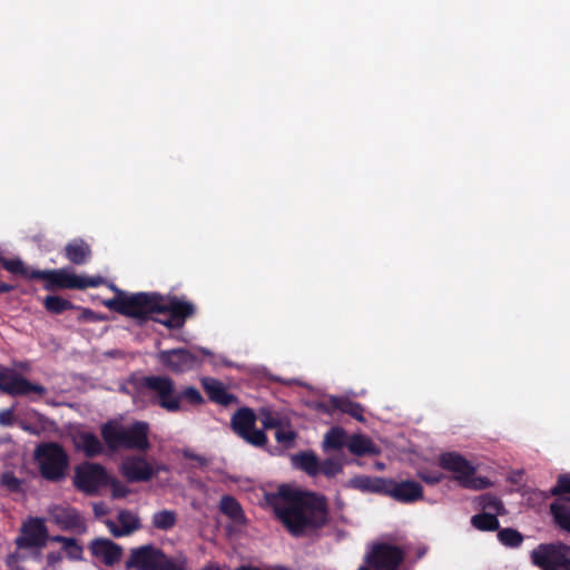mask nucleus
<instances>
[{
	"label": "nucleus",
	"instance_id": "obj_1",
	"mask_svg": "<svg viewBox=\"0 0 570 570\" xmlns=\"http://www.w3.org/2000/svg\"><path fill=\"white\" fill-rule=\"evenodd\" d=\"M278 497L288 500L285 507H275V514L294 537H303L322 529L328 522V507L324 495L305 493L294 495L285 487L278 489Z\"/></svg>",
	"mask_w": 570,
	"mask_h": 570
},
{
	"label": "nucleus",
	"instance_id": "obj_2",
	"mask_svg": "<svg viewBox=\"0 0 570 570\" xmlns=\"http://www.w3.org/2000/svg\"><path fill=\"white\" fill-rule=\"evenodd\" d=\"M150 428L145 421H135L130 425H121L108 421L100 426V434L109 452L120 449L147 452L150 449Z\"/></svg>",
	"mask_w": 570,
	"mask_h": 570
},
{
	"label": "nucleus",
	"instance_id": "obj_3",
	"mask_svg": "<svg viewBox=\"0 0 570 570\" xmlns=\"http://www.w3.org/2000/svg\"><path fill=\"white\" fill-rule=\"evenodd\" d=\"M111 288L116 292V295L105 301L104 305L110 311L136 320L140 325L146 322L151 314L163 308L160 306V295L157 293L139 292L127 294L115 285H112Z\"/></svg>",
	"mask_w": 570,
	"mask_h": 570
},
{
	"label": "nucleus",
	"instance_id": "obj_4",
	"mask_svg": "<svg viewBox=\"0 0 570 570\" xmlns=\"http://www.w3.org/2000/svg\"><path fill=\"white\" fill-rule=\"evenodd\" d=\"M139 392L148 394L150 401L170 413L181 410L174 380L165 375H145L136 381Z\"/></svg>",
	"mask_w": 570,
	"mask_h": 570
},
{
	"label": "nucleus",
	"instance_id": "obj_5",
	"mask_svg": "<svg viewBox=\"0 0 570 570\" xmlns=\"http://www.w3.org/2000/svg\"><path fill=\"white\" fill-rule=\"evenodd\" d=\"M41 475L52 482L62 480L69 465V458L63 446L57 442H45L35 450Z\"/></svg>",
	"mask_w": 570,
	"mask_h": 570
},
{
	"label": "nucleus",
	"instance_id": "obj_6",
	"mask_svg": "<svg viewBox=\"0 0 570 570\" xmlns=\"http://www.w3.org/2000/svg\"><path fill=\"white\" fill-rule=\"evenodd\" d=\"M212 355L213 353L205 347H178L159 351L157 361L169 372L181 374L198 368L203 364L204 357Z\"/></svg>",
	"mask_w": 570,
	"mask_h": 570
},
{
	"label": "nucleus",
	"instance_id": "obj_7",
	"mask_svg": "<svg viewBox=\"0 0 570 570\" xmlns=\"http://www.w3.org/2000/svg\"><path fill=\"white\" fill-rule=\"evenodd\" d=\"M439 462L441 468L455 473V480L463 488L481 490L490 485V481L487 478H474L475 468L456 452L441 454Z\"/></svg>",
	"mask_w": 570,
	"mask_h": 570
},
{
	"label": "nucleus",
	"instance_id": "obj_8",
	"mask_svg": "<svg viewBox=\"0 0 570 570\" xmlns=\"http://www.w3.org/2000/svg\"><path fill=\"white\" fill-rule=\"evenodd\" d=\"M109 483L107 470L99 463L83 462L75 469L73 485L87 495L98 494Z\"/></svg>",
	"mask_w": 570,
	"mask_h": 570
},
{
	"label": "nucleus",
	"instance_id": "obj_9",
	"mask_svg": "<svg viewBox=\"0 0 570 570\" xmlns=\"http://www.w3.org/2000/svg\"><path fill=\"white\" fill-rule=\"evenodd\" d=\"M569 551L563 543H541L531 552V561L541 570H570Z\"/></svg>",
	"mask_w": 570,
	"mask_h": 570
},
{
	"label": "nucleus",
	"instance_id": "obj_10",
	"mask_svg": "<svg viewBox=\"0 0 570 570\" xmlns=\"http://www.w3.org/2000/svg\"><path fill=\"white\" fill-rule=\"evenodd\" d=\"M404 551L390 543H376L367 553L365 562L358 570H397L404 559Z\"/></svg>",
	"mask_w": 570,
	"mask_h": 570
},
{
	"label": "nucleus",
	"instance_id": "obj_11",
	"mask_svg": "<svg viewBox=\"0 0 570 570\" xmlns=\"http://www.w3.org/2000/svg\"><path fill=\"white\" fill-rule=\"evenodd\" d=\"M256 419L252 409L240 407L233 414L230 424L234 432L247 443L263 446L267 443V436L263 430L255 429Z\"/></svg>",
	"mask_w": 570,
	"mask_h": 570
},
{
	"label": "nucleus",
	"instance_id": "obj_12",
	"mask_svg": "<svg viewBox=\"0 0 570 570\" xmlns=\"http://www.w3.org/2000/svg\"><path fill=\"white\" fill-rule=\"evenodd\" d=\"M0 391L11 396H27L36 393L43 396L47 389L40 384H36L9 367L0 368Z\"/></svg>",
	"mask_w": 570,
	"mask_h": 570
},
{
	"label": "nucleus",
	"instance_id": "obj_13",
	"mask_svg": "<svg viewBox=\"0 0 570 570\" xmlns=\"http://www.w3.org/2000/svg\"><path fill=\"white\" fill-rule=\"evenodd\" d=\"M49 520L62 531L77 534L87 532V522L81 512L69 504H53L48 509Z\"/></svg>",
	"mask_w": 570,
	"mask_h": 570
},
{
	"label": "nucleus",
	"instance_id": "obj_14",
	"mask_svg": "<svg viewBox=\"0 0 570 570\" xmlns=\"http://www.w3.org/2000/svg\"><path fill=\"white\" fill-rule=\"evenodd\" d=\"M49 539L48 529L41 518H30L21 527V534L16 539L20 549H41Z\"/></svg>",
	"mask_w": 570,
	"mask_h": 570
},
{
	"label": "nucleus",
	"instance_id": "obj_15",
	"mask_svg": "<svg viewBox=\"0 0 570 570\" xmlns=\"http://www.w3.org/2000/svg\"><path fill=\"white\" fill-rule=\"evenodd\" d=\"M315 410L328 415L340 411L344 414H348L358 422L365 421L363 405L350 400L348 397L332 395L326 400L316 402Z\"/></svg>",
	"mask_w": 570,
	"mask_h": 570
},
{
	"label": "nucleus",
	"instance_id": "obj_16",
	"mask_svg": "<svg viewBox=\"0 0 570 570\" xmlns=\"http://www.w3.org/2000/svg\"><path fill=\"white\" fill-rule=\"evenodd\" d=\"M120 473L131 483L148 482L156 474L153 465L141 455L127 456L120 465Z\"/></svg>",
	"mask_w": 570,
	"mask_h": 570
},
{
	"label": "nucleus",
	"instance_id": "obj_17",
	"mask_svg": "<svg viewBox=\"0 0 570 570\" xmlns=\"http://www.w3.org/2000/svg\"><path fill=\"white\" fill-rule=\"evenodd\" d=\"M386 497L401 503H414L423 499V487L414 480L395 481L389 479Z\"/></svg>",
	"mask_w": 570,
	"mask_h": 570
},
{
	"label": "nucleus",
	"instance_id": "obj_18",
	"mask_svg": "<svg viewBox=\"0 0 570 570\" xmlns=\"http://www.w3.org/2000/svg\"><path fill=\"white\" fill-rule=\"evenodd\" d=\"M31 277L36 279H42L46 281L43 287L47 291H55V289H76V286H78L77 283V275L68 273L65 269H47V271H32Z\"/></svg>",
	"mask_w": 570,
	"mask_h": 570
},
{
	"label": "nucleus",
	"instance_id": "obj_19",
	"mask_svg": "<svg viewBox=\"0 0 570 570\" xmlns=\"http://www.w3.org/2000/svg\"><path fill=\"white\" fill-rule=\"evenodd\" d=\"M165 553L163 550L147 544L134 549L130 558L127 561L128 568H136L138 570H155L159 561H161Z\"/></svg>",
	"mask_w": 570,
	"mask_h": 570
},
{
	"label": "nucleus",
	"instance_id": "obj_20",
	"mask_svg": "<svg viewBox=\"0 0 570 570\" xmlns=\"http://www.w3.org/2000/svg\"><path fill=\"white\" fill-rule=\"evenodd\" d=\"M89 550L94 557L99 559L105 566L112 567L118 563L122 557V548L107 538H96L89 544Z\"/></svg>",
	"mask_w": 570,
	"mask_h": 570
},
{
	"label": "nucleus",
	"instance_id": "obj_21",
	"mask_svg": "<svg viewBox=\"0 0 570 570\" xmlns=\"http://www.w3.org/2000/svg\"><path fill=\"white\" fill-rule=\"evenodd\" d=\"M117 520L120 527L110 519L105 521L106 527L115 538L129 535L140 529L139 518L129 510H121Z\"/></svg>",
	"mask_w": 570,
	"mask_h": 570
},
{
	"label": "nucleus",
	"instance_id": "obj_22",
	"mask_svg": "<svg viewBox=\"0 0 570 570\" xmlns=\"http://www.w3.org/2000/svg\"><path fill=\"white\" fill-rule=\"evenodd\" d=\"M75 446L82 452L86 458L92 459L104 453V443L92 432L80 431L75 436Z\"/></svg>",
	"mask_w": 570,
	"mask_h": 570
},
{
	"label": "nucleus",
	"instance_id": "obj_23",
	"mask_svg": "<svg viewBox=\"0 0 570 570\" xmlns=\"http://www.w3.org/2000/svg\"><path fill=\"white\" fill-rule=\"evenodd\" d=\"M203 387L208 399L219 405L227 406L237 401V397L229 393L226 386L218 380L206 377L203 380Z\"/></svg>",
	"mask_w": 570,
	"mask_h": 570
},
{
	"label": "nucleus",
	"instance_id": "obj_24",
	"mask_svg": "<svg viewBox=\"0 0 570 570\" xmlns=\"http://www.w3.org/2000/svg\"><path fill=\"white\" fill-rule=\"evenodd\" d=\"M387 481L389 479L381 476L356 475L348 481V487L362 492L386 495Z\"/></svg>",
	"mask_w": 570,
	"mask_h": 570
},
{
	"label": "nucleus",
	"instance_id": "obj_25",
	"mask_svg": "<svg viewBox=\"0 0 570 570\" xmlns=\"http://www.w3.org/2000/svg\"><path fill=\"white\" fill-rule=\"evenodd\" d=\"M160 306L163 308L157 311V313L173 314V316H176V318L180 320L184 324L186 320L195 313V306L191 303L180 301L176 297L166 303L165 298L160 295Z\"/></svg>",
	"mask_w": 570,
	"mask_h": 570
},
{
	"label": "nucleus",
	"instance_id": "obj_26",
	"mask_svg": "<svg viewBox=\"0 0 570 570\" xmlns=\"http://www.w3.org/2000/svg\"><path fill=\"white\" fill-rule=\"evenodd\" d=\"M346 448L356 456L377 455L380 453L379 446L363 434H352L347 440Z\"/></svg>",
	"mask_w": 570,
	"mask_h": 570
},
{
	"label": "nucleus",
	"instance_id": "obj_27",
	"mask_svg": "<svg viewBox=\"0 0 570 570\" xmlns=\"http://www.w3.org/2000/svg\"><path fill=\"white\" fill-rule=\"evenodd\" d=\"M65 256L75 265H83L90 258L91 249L83 239L77 238L65 246Z\"/></svg>",
	"mask_w": 570,
	"mask_h": 570
},
{
	"label": "nucleus",
	"instance_id": "obj_28",
	"mask_svg": "<svg viewBox=\"0 0 570 570\" xmlns=\"http://www.w3.org/2000/svg\"><path fill=\"white\" fill-rule=\"evenodd\" d=\"M219 511L235 524H246V517L240 503L229 494H225L219 501Z\"/></svg>",
	"mask_w": 570,
	"mask_h": 570
},
{
	"label": "nucleus",
	"instance_id": "obj_29",
	"mask_svg": "<svg viewBox=\"0 0 570 570\" xmlns=\"http://www.w3.org/2000/svg\"><path fill=\"white\" fill-rule=\"evenodd\" d=\"M550 511L556 523L562 530L570 532V498H558L551 503Z\"/></svg>",
	"mask_w": 570,
	"mask_h": 570
},
{
	"label": "nucleus",
	"instance_id": "obj_30",
	"mask_svg": "<svg viewBox=\"0 0 570 570\" xmlns=\"http://www.w3.org/2000/svg\"><path fill=\"white\" fill-rule=\"evenodd\" d=\"M293 463L309 476H316L320 474V460L314 452L306 451L294 455Z\"/></svg>",
	"mask_w": 570,
	"mask_h": 570
},
{
	"label": "nucleus",
	"instance_id": "obj_31",
	"mask_svg": "<svg viewBox=\"0 0 570 570\" xmlns=\"http://www.w3.org/2000/svg\"><path fill=\"white\" fill-rule=\"evenodd\" d=\"M346 431L341 426H334L327 431L323 441L324 451H336L346 446L347 440Z\"/></svg>",
	"mask_w": 570,
	"mask_h": 570
},
{
	"label": "nucleus",
	"instance_id": "obj_32",
	"mask_svg": "<svg viewBox=\"0 0 570 570\" xmlns=\"http://www.w3.org/2000/svg\"><path fill=\"white\" fill-rule=\"evenodd\" d=\"M471 524L479 531H498L500 528L498 517L491 512L474 514L471 518Z\"/></svg>",
	"mask_w": 570,
	"mask_h": 570
},
{
	"label": "nucleus",
	"instance_id": "obj_33",
	"mask_svg": "<svg viewBox=\"0 0 570 570\" xmlns=\"http://www.w3.org/2000/svg\"><path fill=\"white\" fill-rule=\"evenodd\" d=\"M177 523V513L174 510H161L154 513L151 524L155 529L161 531L171 530Z\"/></svg>",
	"mask_w": 570,
	"mask_h": 570
},
{
	"label": "nucleus",
	"instance_id": "obj_34",
	"mask_svg": "<svg viewBox=\"0 0 570 570\" xmlns=\"http://www.w3.org/2000/svg\"><path fill=\"white\" fill-rule=\"evenodd\" d=\"M43 306L49 313L56 315L62 314L63 312L73 308V304L69 299L62 298L57 295L46 296V298L43 299Z\"/></svg>",
	"mask_w": 570,
	"mask_h": 570
},
{
	"label": "nucleus",
	"instance_id": "obj_35",
	"mask_svg": "<svg viewBox=\"0 0 570 570\" xmlns=\"http://www.w3.org/2000/svg\"><path fill=\"white\" fill-rule=\"evenodd\" d=\"M521 532L513 528H503L498 530V540L508 548H518L523 542Z\"/></svg>",
	"mask_w": 570,
	"mask_h": 570
},
{
	"label": "nucleus",
	"instance_id": "obj_36",
	"mask_svg": "<svg viewBox=\"0 0 570 570\" xmlns=\"http://www.w3.org/2000/svg\"><path fill=\"white\" fill-rule=\"evenodd\" d=\"M0 263L2 264L3 268H6L8 272L14 275H20L27 279H35L33 277L30 276L33 269L27 267L24 263L19 258L8 259L2 257L0 259Z\"/></svg>",
	"mask_w": 570,
	"mask_h": 570
},
{
	"label": "nucleus",
	"instance_id": "obj_37",
	"mask_svg": "<svg viewBox=\"0 0 570 570\" xmlns=\"http://www.w3.org/2000/svg\"><path fill=\"white\" fill-rule=\"evenodd\" d=\"M258 419L264 429H277L283 426V419L279 413L269 407H261L258 410Z\"/></svg>",
	"mask_w": 570,
	"mask_h": 570
},
{
	"label": "nucleus",
	"instance_id": "obj_38",
	"mask_svg": "<svg viewBox=\"0 0 570 570\" xmlns=\"http://www.w3.org/2000/svg\"><path fill=\"white\" fill-rule=\"evenodd\" d=\"M479 504L482 510L494 513L497 517L503 514L504 512V505L502 501L498 497L490 493L480 495Z\"/></svg>",
	"mask_w": 570,
	"mask_h": 570
},
{
	"label": "nucleus",
	"instance_id": "obj_39",
	"mask_svg": "<svg viewBox=\"0 0 570 570\" xmlns=\"http://www.w3.org/2000/svg\"><path fill=\"white\" fill-rule=\"evenodd\" d=\"M178 400L181 404L183 401L190 405H200L204 403V397L195 386H186L181 392H178Z\"/></svg>",
	"mask_w": 570,
	"mask_h": 570
},
{
	"label": "nucleus",
	"instance_id": "obj_40",
	"mask_svg": "<svg viewBox=\"0 0 570 570\" xmlns=\"http://www.w3.org/2000/svg\"><path fill=\"white\" fill-rule=\"evenodd\" d=\"M343 472V464L335 459H326L320 462V473L326 478H333Z\"/></svg>",
	"mask_w": 570,
	"mask_h": 570
},
{
	"label": "nucleus",
	"instance_id": "obj_41",
	"mask_svg": "<svg viewBox=\"0 0 570 570\" xmlns=\"http://www.w3.org/2000/svg\"><path fill=\"white\" fill-rule=\"evenodd\" d=\"M275 439L284 448L289 449L294 445L296 432L291 429L284 430L283 426L277 428L275 432Z\"/></svg>",
	"mask_w": 570,
	"mask_h": 570
},
{
	"label": "nucleus",
	"instance_id": "obj_42",
	"mask_svg": "<svg viewBox=\"0 0 570 570\" xmlns=\"http://www.w3.org/2000/svg\"><path fill=\"white\" fill-rule=\"evenodd\" d=\"M62 550L66 552L67 557L71 560H81L82 559L83 549L75 538H71L68 541V543L62 547Z\"/></svg>",
	"mask_w": 570,
	"mask_h": 570
},
{
	"label": "nucleus",
	"instance_id": "obj_43",
	"mask_svg": "<svg viewBox=\"0 0 570 570\" xmlns=\"http://www.w3.org/2000/svg\"><path fill=\"white\" fill-rule=\"evenodd\" d=\"M550 492L554 497L570 494V475H559L556 485L551 489Z\"/></svg>",
	"mask_w": 570,
	"mask_h": 570
},
{
	"label": "nucleus",
	"instance_id": "obj_44",
	"mask_svg": "<svg viewBox=\"0 0 570 570\" xmlns=\"http://www.w3.org/2000/svg\"><path fill=\"white\" fill-rule=\"evenodd\" d=\"M1 484L11 492H19L21 490V481L10 472L2 474Z\"/></svg>",
	"mask_w": 570,
	"mask_h": 570
},
{
	"label": "nucleus",
	"instance_id": "obj_45",
	"mask_svg": "<svg viewBox=\"0 0 570 570\" xmlns=\"http://www.w3.org/2000/svg\"><path fill=\"white\" fill-rule=\"evenodd\" d=\"M104 278L101 276L96 277H82L77 275V285L76 289H85L88 287H98L104 283Z\"/></svg>",
	"mask_w": 570,
	"mask_h": 570
},
{
	"label": "nucleus",
	"instance_id": "obj_46",
	"mask_svg": "<svg viewBox=\"0 0 570 570\" xmlns=\"http://www.w3.org/2000/svg\"><path fill=\"white\" fill-rule=\"evenodd\" d=\"M154 321L170 330H179L185 325L180 320L176 318V316H173V314H166L164 318H154Z\"/></svg>",
	"mask_w": 570,
	"mask_h": 570
},
{
	"label": "nucleus",
	"instance_id": "obj_47",
	"mask_svg": "<svg viewBox=\"0 0 570 570\" xmlns=\"http://www.w3.org/2000/svg\"><path fill=\"white\" fill-rule=\"evenodd\" d=\"M420 478L428 484H438L442 481L443 474L440 472H420Z\"/></svg>",
	"mask_w": 570,
	"mask_h": 570
},
{
	"label": "nucleus",
	"instance_id": "obj_48",
	"mask_svg": "<svg viewBox=\"0 0 570 570\" xmlns=\"http://www.w3.org/2000/svg\"><path fill=\"white\" fill-rule=\"evenodd\" d=\"M155 570H183L179 566L174 563L165 554L155 568Z\"/></svg>",
	"mask_w": 570,
	"mask_h": 570
},
{
	"label": "nucleus",
	"instance_id": "obj_49",
	"mask_svg": "<svg viewBox=\"0 0 570 570\" xmlns=\"http://www.w3.org/2000/svg\"><path fill=\"white\" fill-rule=\"evenodd\" d=\"M13 411L11 409L2 410L0 412V425L10 426L13 424Z\"/></svg>",
	"mask_w": 570,
	"mask_h": 570
},
{
	"label": "nucleus",
	"instance_id": "obj_50",
	"mask_svg": "<svg viewBox=\"0 0 570 570\" xmlns=\"http://www.w3.org/2000/svg\"><path fill=\"white\" fill-rule=\"evenodd\" d=\"M61 560H62V554H61V552H59V551L49 552V553L47 554V563H48V566H50V567L56 566V564H57V563H59Z\"/></svg>",
	"mask_w": 570,
	"mask_h": 570
},
{
	"label": "nucleus",
	"instance_id": "obj_51",
	"mask_svg": "<svg viewBox=\"0 0 570 570\" xmlns=\"http://www.w3.org/2000/svg\"><path fill=\"white\" fill-rule=\"evenodd\" d=\"M128 493L127 489L120 485L117 482H112V497L114 498H124Z\"/></svg>",
	"mask_w": 570,
	"mask_h": 570
},
{
	"label": "nucleus",
	"instance_id": "obj_52",
	"mask_svg": "<svg viewBox=\"0 0 570 570\" xmlns=\"http://www.w3.org/2000/svg\"><path fill=\"white\" fill-rule=\"evenodd\" d=\"M14 289V286L8 283L0 282V294L10 293Z\"/></svg>",
	"mask_w": 570,
	"mask_h": 570
},
{
	"label": "nucleus",
	"instance_id": "obj_53",
	"mask_svg": "<svg viewBox=\"0 0 570 570\" xmlns=\"http://www.w3.org/2000/svg\"><path fill=\"white\" fill-rule=\"evenodd\" d=\"M70 539H71V538L63 537V535H53V537L51 538V541H53V542H58V543H61V544H62V547H63L65 544H67V543H68V541H69Z\"/></svg>",
	"mask_w": 570,
	"mask_h": 570
},
{
	"label": "nucleus",
	"instance_id": "obj_54",
	"mask_svg": "<svg viewBox=\"0 0 570 570\" xmlns=\"http://www.w3.org/2000/svg\"><path fill=\"white\" fill-rule=\"evenodd\" d=\"M237 570H261V569H258L256 567H250V566H242ZM278 570H287V569L282 567Z\"/></svg>",
	"mask_w": 570,
	"mask_h": 570
},
{
	"label": "nucleus",
	"instance_id": "obj_55",
	"mask_svg": "<svg viewBox=\"0 0 570 570\" xmlns=\"http://www.w3.org/2000/svg\"><path fill=\"white\" fill-rule=\"evenodd\" d=\"M202 570H220L218 566L216 564H208V566H205Z\"/></svg>",
	"mask_w": 570,
	"mask_h": 570
},
{
	"label": "nucleus",
	"instance_id": "obj_56",
	"mask_svg": "<svg viewBox=\"0 0 570 570\" xmlns=\"http://www.w3.org/2000/svg\"><path fill=\"white\" fill-rule=\"evenodd\" d=\"M94 510H95V513H96L97 515H99V514L102 512V511H101V509H100V507H99L98 504H96V505L94 507Z\"/></svg>",
	"mask_w": 570,
	"mask_h": 570
}]
</instances>
